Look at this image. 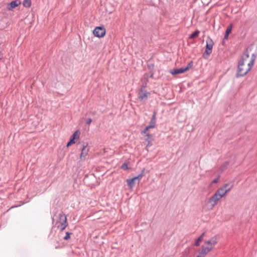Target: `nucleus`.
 Instances as JSON below:
<instances>
[{
  "instance_id": "f257e3e1",
  "label": "nucleus",
  "mask_w": 257,
  "mask_h": 257,
  "mask_svg": "<svg viewBox=\"0 0 257 257\" xmlns=\"http://www.w3.org/2000/svg\"><path fill=\"white\" fill-rule=\"evenodd\" d=\"M255 58L256 55L252 54L250 59L249 60V53L248 49H246V52L238 62L236 77L243 76L246 75L253 65Z\"/></svg>"
},
{
  "instance_id": "f03ea898",
  "label": "nucleus",
  "mask_w": 257,
  "mask_h": 257,
  "mask_svg": "<svg viewBox=\"0 0 257 257\" xmlns=\"http://www.w3.org/2000/svg\"><path fill=\"white\" fill-rule=\"evenodd\" d=\"M54 216L57 218V221L60 224L58 227H60L61 230H64L68 225L66 215L61 211L58 213V215L55 214Z\"/></svg>"
},
{
  "instance_id": "7ed1b4c3",
  "label": "nucleus",
  "mask_w": 257,
  "mask_h": 257,
  "mask_svg": "<svg viewBox=\"0 0 257 257\" xmlns=\"http://www.w3.org/2000/svg\"><path fill=\"white\" fill-rule=\"evenodd\" d=\"M227 186H229L228 183L225 184L222 187L219 188L214 194L220 199L228 191H229L233 187V185H232L228 189H226V187Z\"/></svg>"
},
{
  "instance_id": "20e7f679",
  "label": "nucleus",
  "mask_w": 257,
  "mask_h": 257,
  "mask_svg": "<svg viewBox=\"0 0 257 257\" xmlns=\"http://www.w3.org/2000/svg\"><path fill=\"white\" fill-rule=\"evenodd\" d=\"M213 45L214 42L212 39L208 37L206 40V49L203 55L204 59H207V56L211 53Z\"/></svg>"
},
{
  "instance_id": "39448f33",
  "label": "nucleus",
  "mask_w": 257,
  "mask_h": 257,
  "mask_svg": "<svg viewBox=\"0 0 257 257\" xmlns=\"http://www.w3.org/2000/svg\"><path fill=\"white\" fill-rule=\"evenodd\" d=\"M150 92H148L146 90V86L142 85L141 89L138 93V97L140 101L146 100L148 95L150 94Z\"/></svg>"
},
{
  "instance_id": "423d86ee",
  "label": "nucleus",
  "mask_w": 257,
  "mask_h": 257,
  "mask_svg": "<svg viewBox=\"0 0 257 257\" xmlns=\"http://www.w3.org/2000/svg\"><path fill=\"white\" fill-rule=\"evenodd\" d=\"M106 33L105 28L103 27H97L93 30V33L95 37L98 38L103 37Z\"/></svg>"
},
{
  "instance_id": "0eeeda50",
  "label": "nucleus",
  "mask_w": 257,
  "mask_h": 257,
  "mask_svg": "<svg viewBox=\"0 0 257 257\" xmlns=\"http://www.w3.org/2000/svg\"><path fill=\"white\" fill-rule=\"evenodd\" d=\"M212 249V246L206 245L204 243V245L201 247V249L199 252V255L197 257H205V256Z\"/></svg>"
},
{
  "instance_id": "6e6552de",
  "label": "nucleus",
  "mask_w": 257,
  "mask_h": 257,
  "mask_svg": "<svg viewBox=\"0 0 257 257\" xmlns=\"http://www.w3.org/2000/svg\"><path fill=\"white\" fill-rule=\"evenodd\" d=\"M87 144H86V145L83 144V148L81 149V153L80 156V158L82 160H84L85 157L88 154V152L89 150H88V149H87Z\"/></svg>"
},
{
  "instance_id": "1a4fd4ad",
  "label": "nucleus",
  "mask_w": 257,
  "mask_h": 257,
  "mask_svg": "<svg viewBox=\"0 0 257 257\" xmlns=\"http://www.w3.org/2000/svg\"><path fill=\"white\" fill-rule=\"evenodd\" d=\"M215 206L210 203L208 200L205 201L204 205L202 206L203 209L206 211L212 210Z\"/></svg>"
},
{
  "instance_id": "9d476101",
  "label": "nucleus",
  "mask_w": 257,
  "mask_h": 257,
  "mask_svg": "<svg viewBox=\"0 0 257 257\" xmlns=\"http://www.w3.org/2000/svg\"><path fill=\"white\" fill-rule=\"evenodd\" d=\"M215 206L210 203L208 200L205 201L204 205L202 206L203 209L206 211L212 210Z\"/></svg>"
},
{
  "instance_id": "9b49d317",
  "label": "nucleus",
  "mask_w": 257,
  "mask_h": 257,
  "mask_svg": "<svg viewBox=\"0 0 257 257\" xmlns=\"http://www.w3.org/2000/svg\"><path fill=\"white\" fill-rule=\"evenodd\" d=\"M217 238L216 236L212 237L210 238V240L205 242V244L208 245L209 246H211L212 249L213 248V246L217 244Z\"/></svg>"
},
{
  "instance_id": "f8f14e48",
  "label": "nucleus",
  "mask_w": 257,
  "mask_h": 257,
  "mask_svg": "<svg viewBox=\"0 0 257 257\" xmlns=\"http://www.w3.org/2000/svg\"><path fill=\"white\" fill-rule=\"evenodd\" d=\"M21 4V2L20 0H15L14 1H12L9 4V6H8V9L9 10H12L16 7L19 6Z\"/></svg>"
},
{
  "instance_id": "ddd939ff",
  "label": "nucleus",
  "mask_w": 257,
  "mask_h": 257,
  "mask_svg": "<svg viewBox=\"0 0 257 257\" xmlns=\"http://www.w3.org/2000/svg\"><path fill=\"white\" fill-rule=\"evenodd\" d=\"M186 72L185 69L184 67L180 68L179 69H174L170 71V73L173 75L183 73Z\"/></svg>"
},
{
  "instance_id": "4468645a",
  "label": "nucleus",
  "mask_w": 257,
  "mask_h": 257,
  "mask_svg": "<svg viewBox=\"0 0 257 257\" xmlns=\"http://www.w3.org/2000/svg\"><path fill=\"white\" fill-rule=\"evenodd\" d=\"M208 201L212 204L214 206L217 204L218 201L220 200L216 195L213 194L208 199Z\"/></svg>"
},
{
  "instance_id": "2eb2a0df",
  "label": "nucleus",
  "mask_w": 257,
  "mask_h": 257,
  "mask_svg": "<svg viewBox=\"0 0 257 257\" xmlns=\"http://www.w3.org/2000/svg\"><path fill=\"white\" fill-rule=\"evenodd\" d=\"M157 112L156 111H154L153 112V114L152 115V117L151 118V121L150 122L149 125L152 126L153 128L155 127L156 122V116Z\"/></svg>"
},
{
  "instance_id": "dca6fc26",
  "label": "nucleus",
  "mask_w": 257,
  "mask_h": 257,
  "mask_svg": "<svg viewBox=\"0 0 257 257\" xmlns=\"http://www.w3.org/2000/svg\"><path fill=\"white\" fill-rule=\"evenodd\" d=\"M136 180V178H133L131 179H127L126 182L129 188H132L135 184V181Z\"/></svg>"
},
{
  "instance_id": "f3484780",
  "label": "nucleus",
  "mask_w": 257,
  "mask_h": 257,
  "mask_svg": "<svg viewBox=\"0 0 257 257\" xmlns=\"http://www.w3.org/2000/svg\"><path fill=\"white\" fill-rule=\"evenodd\" d=\"M80 132L79 130L75 131L71 136L70 138L75 140V139H79Z\"/></svg>"
},
{
  "instance_id": "a211bd4d",
  "label": "nucleus",
  "mask_w": 257,
  "mask_h": 257,
  "mask_svg": "<svg viewBox=\"0 0 257 257\" xmlns=\"http://www.w3.org/2000/svg\"><path fill=\"white\" fill-rule=\"evenodd\" d=\"M204 234L205 233H203L196 240L195 243V245L196 246H198L200 245V242L202 240V238L203 237V236L204 235Z\"/></svg>"
},
{
  "instance_id": "6ab92c4d",
  "label": "nucleus",
  "mask_w": 257,
  "mask_h": 257,
  "mask_svg": "<svg viewBox=\"0 0 257 257\" xmlns=\"http://www.w3.org/2000/svg\"><path fill=\"white\" fill-rule=\"evenodd\" d=\"M200 33V31L198 30L195 31L193 32L190 36L189 39H194L198 36L199 34Z\"/></svg>"
},
{
  "instance_id": "aec40b11",
  "label": "nucleus",
  "mask_w": 257,
  "mask_h": 257,
  "mask_svg": "<svg viewBox=\"0 0 257 257\" xmlns=\"http://www.w3.org/2000/svg\"><path fill=\"white\" fill-rule=\"evenodd\" d=\"M23 6L26 8H30L31 6V1L24 0L23 2Z\"/></svg>"
},
{
  "instance_id": "412c9836",
  "label": "nucleus",
  "mask_w": 257,
  "mask_h": 257,
  "mask_svg": "<svg viewBox=\"0 0 257 257\" xmlns=\"http://www.w3.org/2000/svg\"><path fill=\"white\" fill-rule=\"evenodd\" d=\"M193 62L192 61H191L187 65L186 67H184L186 71L189 70L190 68H191L193 67Z\"/></svg>"
},
{
  "instance_id": "4be33fe9",
  "label": "nucleus",
  "mask_w": 257,
  "mask_h": 257,
  "mask_svg": "<svg viewBox=\"0 0 257 257\" xmlns=\"http://www.w3.org/2000/svg\"><path fill=\"white\" fill-rule=\"evenodd\" d=\"M228 165H229L228 162H225L223 164V165L221 166L220 169L223 171V170H224L225 169H226L227 168Z\"/></svg>"
},
{
  "instance_id": "5701e85b",
  "label": "nucleus",
  "mask_w": 257,
  "mask_h": 257,
  "mask_svg": "<svg viewBox=\"0 0 257 257\" xmlns=\"http://www.w3.org/2000/svg\"><path fill=\"white\" fill-rule=\"evenodd\" d=\"M232 24H230L227 28L226 30V31H225V34H229L231 33V30H232Z\"/></svg>"
},
{
  "instance_id": "b1692460",
  "label": "nucleus",
  "mask_w": 257,
  "mask_h": 257,
  "mask_svg": "<svg viewBox=\"0 0 257 257\" xmlns=\"http://www.w3.org/2000/svg\"><path fill=\"white\" fill-rule=\"evenodd\" d=\"M75 142L74 140L70 138L69 141L67 143V147H68L70 146L71 145L75 144Z\"/></svg>"
},
{
  "instance_id": "393cba45",
  "label": "nucleus",
  "mask_w": 257,
  "mask_h": 257,
  "mask_svg": "<svg viewBox=\"0 0 257 257\" xmlns=\"http://www.w3.org/2000/svg\"><path fill=\"white\" fill-rule=\"evenodd\" d=\"M121 168L123 170H126L128 169L127 164L126 163H124L121 166Z\"/></svg>"
},
{
  "instance_id": "a878e982",
  "label": "nucleus",
  "mask_w": 257,
  "mask_h": 257,
  "mask_svg": "<svg viewBox=\"0 0 257 257\" xmlns=\"http://www.w3.org/2000/svg\"><path fill=\"white\" fill-rule=\"evenodd\" d=\"M144 175V171H143L142 172L139 174L138 176L135 177L134 178H136V180H140L142 178Z\"/></svg>"
},
{
  "instance_id": "bb28decb",
  "label": "nucleus",
  "mask_w": 257,
  "mask_h": 257,
  "mask_svg": "<svg viewBox=\"0 0 257 257\" xmlns=\"http://www.w3.org/2000/svg\"><path fill=\"white\" fill-rule=\"evenodd\" d=\"M70 234H72V233H69V232H67L66 233V235L64 237V239L68 240L70 238Z\"/></svg>"
},
{
  "instance_id": "cd10ccee",
  "label": "nucleus",
  "mask_w": 257,
  "mask_h": 257,
  "mask_svg": "<svg viewBox=\"0 0 257 257\" xmlns=\"http://www.w3.org/2000/svg\"><path fill=\"white\" fill-rule=\"evenodd\" d=\"M153 128V127H152V126H150V125H149L148 126H147V127L144 129V130L143 131V133L145 134V133H147V131H148L150 128Z\"/></svg>"
},
{
  "instance_id": "c85d7f7f",
  "label": "nucleus",
  "mask_w": 257,
  "mask_h": 257,
  "mask_svg": "<svg viewBox=\"0 0 257 257\" xmlns=\"http://www.w3.org/2000/svg\"><path fill=\"white\" fill-rule=\"evenodd\" d=\"M219 176H218L217 178L214 179L212 181V184H215V183H216L218 182V180H219Z\"/></svg>"
},
{
  "instance_id": "c756f323",
  "label": "nucleus",
  "mask_w": 257,
  "mask_h": 257,
  "mask_svg": "<svg viewBox=\"0 0 257 257\" xmlns=\"http://www.w3.org/2000/svg\"><path fill=\"white\" fill-rule=\"evenodd\" d=\"M91 122H92V119L91 118H88L86 120V124H90L91 123Z\"/></svg>"
},
{
  "instance_id": "7c9ffc66",
  "label": "nucleus",
  "mask_w": 257,
  "mask_h": 257,
  "mask_svg": "<svg viewBox=\"0 0 257 257\" xmlns=\"http://www.w3.org/2000/svg\"><path fill=\"white\" fill-rule=\"evenodd\" d=\"M228 35H229V34H225V35H224V39H224V40H226V39H228Z\"/></svg>"
},
{
  "instance_id": "2f4dec72",
  "label": "nucleus",
  "mask_w": 257,
  "mask_h": 257,
  "mask_svg": "<svg viewBox=\"0 0 257 257\" xmlns=\"http://www.w3.org/2000/svg\"><path fill=\"white\" fill-rule=\"evenodd\" d=\"M232 185H230V184H229V186H227L226 187V189H228L229 187H230Z\"/></svg>"
},
{
  "instance_id": "473e14b6",
  "label": "nucleus",
  "mask_w": 257,
  "mask_h": 257,
  "mask_svg": "<svg viewBox=\"0 0 257 257\" xmlns=\"http://www.w3.org/2000/svg\"><path fill=\"white\" fill-rule=\"evenodd\" d=\"M153 76V73H152L151 75V77H152Z\"/></svg>"
}]
</instances>
